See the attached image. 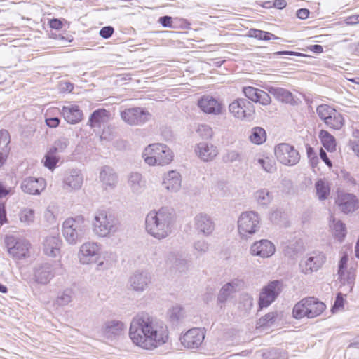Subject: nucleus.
<instances>
[{
	"instance_id": "obj_55",
	"label": "nucleus",
	"mask_w": 359,
	"mask_h": 359,
	"mask_svg": "<svg viewBox=\"0 0 359 359\" xmlns=\"http://www.w3.org/2000/svg\"><path fill=\"white\" fill-rule=\"evenodd\" d=\"M196 132L198 135H212V128L207 124H198L196 128Z\"/></svg>"
},
{
	"instance_id": "obj_38",
	"label": "nucleus",
	"mask_w": 359,
	"mask_h": 359,
	"mask_svg": "<svg viewBox=\"0 0 359 359\" xmlns=\"http://www.w3.org/2000/svg\"><path fill=\"white\" fill-rule=\"evenodd\" d=\"M316 195L320 201H324L330 195V188L325 180L320 179L315 183Z\"/></svg>"
},
{
	"instance_id": "obj_3",
	"label": "nucleus",
	"mask_w": 359,
	"mask_h": 359,
	"mask_svg": "<svg viewBox=\"0 0 359 359\" xmlns=\"http://www.w3.org/2000/svg\"><path fill=\"white\" fill-rule=\"evenodd\" d=\"M92 231L98 238H110L119 228L118 220L105 210L94 212L91 223Z\"/></svg>"
},
{
	"instance_id": "obj_56",
	"label": "nucleus",
	"mask_w": 359,
	"mask_h": 359,
	"mask_svg": "<svg viewBox=\"0 0 359 359\" xmlns=\"http://www.w3.org/2000/svg\"><path fill=\"white\" fill-rule=\"evenodd\" d=\"M175 265L180 271H184L188 268V262L184 259L177 258L175 260Z\"/></svg>"
},
{
	"instance_id": "obj_33",
	"label": "nucleus",
	"mask_w": 359,
	"mask_h": 359,
	"mask_svg": "<svg viewBox=\"0 0 359 359\" xmlns=\"http://www.w3.org/2000/svg\"><path fill=\"white\" fill-rule=\"evenodd\" d=\"M126 329V325L119 320L108 321L104 324L102 330L107 338H111L120 335Z\"/></svg>"
},
{
	"instance_id": "obj_46",
	"label": "nucleus",
	"mask_w": 359,
	"mask_h": 359,
	"mask_svg": "<svg viewBox=\"0 0 359 359\" xmlns=\"http://www.w3.org/2000/svg\"><path fill=\"white\" fill-rule=\"evenodd\" d=\"M60 157L57 154L49 149L44 157V166L50 170H53L58 163Z\"/></svg>"
},
{
	"instance_id": "obj_15",
	"label": "nucleus",
	"mask_w": 359,
	"mask_h": 359,
	"mask_svg": "<svg viewBox=\"0 0 359 359\" xmlns=\"http://www.w3.org/2000/svg\"><path fill=\"white\" fill-rule=\"evenodd\" d=\"M121 118L129 125L142 124L149 121L151 114L140 107L126 109L121 113Z\"/></svg>"
},
{
	"instance_id": "obj_4",
	"label": "nucleus",
	"mask_w": 359,
	"mask_h": 359,
	"mask_svg": "<svg viewBox=\"0 0 359 359\" xmlns=\"http://www.w3.org/2000/svg\"><path fill=\"white\" fill-rule=\"evenodd\" d=\"M88 231V224L81 215L67 218L62 225V234L69 245L80 242Z\"/></svg>"
},
{
	"instance_id": "obj_64",
	"label": "nucleus",
	"mask_w": 359,
	"mask_h": 359,
	"mask_svg": "<svg viewBox=\"0 0 359 359\" xmlns=\"http://www.w3.org/2000/svg\"><path fill=\"white\" fill-rule=\"evenodd\" d=\"M349 147L351 150L359 157V141H351Z\"/></svg>"
},
{
	"instance_id": "obj_19",
	"label": "nucleus",
	"mask_w": 359,
	"mask_h": 359,
	"mask_svg": "<svg viewBox=\"0 0 359 359\" xmlns=\"http://www.w3.org/2000/svg\"><path fill=\"white\" fill-rule=\"evenodd\" d=\"M276 252L274 244L267 239L255 241L250 248V253L252 256L262 258L271 257Z\"/></svg>"
},
{
	"instance_id": "obj_32",
	"label": "nucleus",
	"mask_w": 359,
	"mask_h": 359,
	"mask_svg": "<svg viewBox=\"0 0 359 359\" xmlns=\"http://www.w3.org/2000/svg\"><path fill=\"white\" fill-rule=\"evenodd\" d=\"M61 114L64 118L72 124L79 122L83 116V112L80 110L79 106L71 104L64 106L62 109Z\"/></svg>"
},
{
	"instance_id": "obj_44",
	"label": "nucleus",
	"mask_w": 359,
	"mask_h": 359,
	"mask_svg": "<svg viewBox=\"0 0 359 359\" xmlns=\"http://www.w3.org/2000/svg\"><path fill=\"white\" fill-rule=\"evenodd\" d=\"M236 285L233 283L225 284L220 290L217 301L219 303H224L228 297L235 291Z\"/></svg>"
},
{
	"instance_id": "obj_51",
	"label": "nucleus",
	"mask_w": 359,
	"mask_h": 359,
	"mask_svg": "<svg viewBox=\"0 0 359 359\" xmlns=\"http://www.w3.org/2000/svg\"><path fill=\"white\" fill-rule=\"evenodd\" d=\"M68 145L67 140L65 137H60L55 141L50 149L56 154L63 151Z\"/></svg>"
},
{
	"instance_id": "obj_29",
	"label": "nucleus",
	"mask_w": 359,
	"mask_h": 359,
	"mask_svg": "<svg viewBox=\"0 0 359 359\" xmlns=\"http://www.w3.org/2000/svg\"><path fill=\"white\" fill-rule=\"evenodd\" d=\"M62 244L59 236H47L43 241V252L47 256L56 257L60 254Z\"/></svg>"
},
{
	"instance_id": "obj_48",
	"label": "nucleus",
	"mask_w": 359,
	"mask_h": 359,
	"mask_svg": "<svg viewBox=\"0 0 359 359\" xmlns=\"http://www.w3.org/2000/svg\"><path fill=\"white\" fill-rule=\"evenodd\" d=\"M277 317L278 313L276 312H270L258 320L257 325L259 327H269L276 322Z\"/></svg>"
},
{
	"instance_id": "obj_43",
	"label": "nucleus",
	"mask_w": 359,
	"mask_h": 359,
	"mask_svg": "<svg viewBox=\"0 0 359 359\" xmlns=\"http://www.w3.org/2000/svg\"><path fill=\"white\" fill-rule=\"evenodd\" d=\"M35 219V213L33 209L29 208H23L19 212L20 221L25 225H30L34 223Z\"/></svg>"
},
{
	"instance_id": "obj_13",
	"label": "nucleus",
	"mask_w": 359,
	"mask_h": 359,
	"mask_svg": "<svg viewBox=\"0 0 359 359\" xmlns=\"http://www.w3.org/2000/svg\"><path fill=\"white\" fill-rule=\"evenodd\" d=\"M283 287L280 280H273L264 287L259 294V305L261 309L269 306L280 294Z\"/></svg>"
},
{
	"instance_id": "obj_58",
	"label": "nucleus",
	"mask_w": 359,
	"mask_h": 359,
	"mask_svg": "<svg viewBox=\"0 0 359 359\" xmlns=\"http://www.w3.org/2000/svg\"><path fill=\"white\" fill-rule=\"evenodd\" d=\"M158 22L161 24L163 27H172V18L170 16H163L159 18Z\"/></svg>"
},
{
	"instance_id": "obj_41",
	"label": "nucleus",
	"mask_w": 359,
	"mask_h": 359,
	"mask_svg": "<svg viewBox=\"0 0 359 359\" xmlns=\"http://www.w3.org/2000/svg\"><path fill=\"white\" fill-rule=\"evenodd\" d=\"M74 292L72 289L67 288L58 293L55 304L59 306H65L72 302Z\"/></svg>"
},
{
	"instance_id": "obj_6",
	"label": "nucleus",
	"mask_w": 359,
	"mask_h": 359,
	"mask_svg": "<svg viewBox=\"0 0 359 359\" xmlns=\"http://www.w3.org/2000/svg\"><path fill=\"white\" fill-rule=\"evenodd\" d=\"M238 232L242 239L247 240L257 233L261 228V219L255 211L241 214L237 222Z\"/></svg>"
},
{
	"instance_id": "obj_35",
	"label": "nucleus",
	"mask_w": 359,
	"mask_h": 359,
	"mask_svg": "<svg viewBox=\"0 0 359 359\" xmlns=\"http://www.w3.org/2000/svg\"><path fill=\"white\" fill-rule=\"evenodd\" d=\"M339 279L344 285L350 286V291L352 290L356 277V270L354 267H350L348 269H341L338 271Z\"/></svg>"
},
{
	"instance_id": "obj_39",
	"label": "nucleus",
	"mask_w": 359,
	"mask_h": 359,
	"mask_svg": "<svg viewBox=\"0 0 359 359\" xmlns=\"http://www.w3.org/2000/svg\"><path fill=\"white\" fill-rule=\"evenodd\" d=\"M254 163L268 173H273L277 170L276 162L269 157L255 158Z\"/></svg>"
},
{
	"instance_id": "obj_50",
	"label": "nucleus",
	"mask_w": 359,
	"mask_h": 359,
	"mask_svg": "<svg viewBox=\"0 0 359 359\" xmlns=\"http://www.w3.org/2000/svg\"><path fill=\"white\" fill-rule=\"evenodd\" d=\"M323 147L328 151H334L336 149V140L334 136H320Z\"/></svg>"
},
{
	"instance_id": "obj_17",
	"label": "nucleus",
	"mask_w": 359,
	"mask_h": 359,
	"mask_svg": "<svg viewBox=\"0 0 359 359\" xmlns=\"http://www.w3.org/2000/svg\"><path fill=\"white\" fill-rule=\"evenodd\" d=\"M205 339V331L202 328L195 327L189 330L181 337L182 344L188 348H198Z\"/></svg>"
},
{
	"instance_id": "obj_10",
	"label": "nucleus",
	"mask_w": 359,
	"mask_h": 359,
	"mask_svg": "<svg viewBox=\"0 0 359 359\" xmlns=\"http://www.w3.org/2000/svg\"><path fill=\"white\" fill-rule=\"evenodd\" d=\"M8 252L15 259H21L29 257V243L26 239L15 238L13 236L6 237Z\"/></svg>"
},
{
	"instance_id": "obj_63",
	"label": "nucleus",
	"mask_w": 359,
	"mask_h": 359,
	"mask_svg": "<svg viewBox=\"0 0 359 359\" xmlns=\"http://www.w3.org/2000/svg\"><path fill=\"white\" fill-rule=\"evenodd\" d=\"M111 266V264L107 260V261H101L100 262L97 263V264L96 265V271H103V270H107V269H109Z\"/></svg>"
},
{
	"instance_id": "obj_53",
	"label": "nucleus",
	"mask_w": 359,
	"mask_h": 359,
	"mask_svg": "<svg viewBox=\"0 0 359 359\" xmlns=\"http://www.w3.org/2000/svg\"><path fill=\"white\" fill-rule=\"evenodd\" d=\"M240 160V155L236 151H228L223 156V161L225 163H233Z\"/></svg>"
},
{
	"instance_id": "obj_20",
	"label": "nucleus",
	"mask_w": 359,
	"mask_h": 359,
	"mask_svg": "<svg viewBox=\"0 0 359 359\" xmlns=\"http://www.w3.org/2000/svg\"><path fill=\"white\" fill-rule=\"evenodd\" d=\"M83 183V176L78 169H71L66 171L63 178L64 188L69 191L79 190Z\"/></svg>"
},
{
	"instance_id": "obj_27",
	"label": "nucleus",
	"mask_w": 359,
	"mask_h": 359,
	"mask_svg": "<svg viewBox=\"0 0 359 359\" xmlns=\"http://www.w3.org/2000/svg\"><path fill=\"white\" fill-rule=\"evenodd\" d=\"M46 186L43 178L27 177L21 183L22 191L28 194L38 195Z\"/></svg>"
},
{
	"instance_id": "obj_60",
	"label": "nucleus",
	"mask_w": 359,
	"mask_h": 359,
	"mask_svg": "<svg viewBox=\"0 0 359 359\" xmlns=\"http://www.w3.org/2000/svg\"><path fill=\"white\" fill-rule=\"evenodd\" d=\"M250 141L257 145L263 144L266 140V136H249Z\"/></svg>"
},
{
	"instance_id": "obj_14",
	"label": "nucleus",
	"mask_w": 359,
	"mask_h": 359,
	"mask_svg": "<svg viewBox=\"0 0 359 359\" xmlns=\"http://www.w3.org/2000/svg\"><path fill=\"white\" fill-rule=\"evenodd\" d=\"M151 283V275L146 270L135 271L128 279L129 288L133 291L142 292Z\"/></svg>"
},
{
	"instance_id": "obj_8",
	"label": "nucleus",
	"mask_w": 359,
	"mask_h": 359,
	"mask_svg": "<svg viewBox=\"0 0 359 359\" xmlns=\"http://www.w3.org/2000/svg\"><path fill=\"white\" fill-rule=\"evenodd\" d=\"M102 245L95 241H87L79 248L78 258L79 262L83 265L96 263L100 257Z\"/></svg>"
},
{
	"instance_id": "obj_45",
	"label": "nucleus",
	"mask_w": 359,
	"mask_h": 359,
	"mask_svg": "<svg viewBox=\"0 0 359 359\" xmlns=\"http://www.w3.org/2000/svg\"><path fill=\"white\" fill-rule=\"evenodd\" d=\"M248 36L259 40L269 41L271 39H278L271 32L262 31L260 29H250L248 32Z\"/></svg>"
},
{
	"instance_id": "obj_26",
	"label": "nucleus",
	"mask_w": 359,
	"mask_h": 359,
	"mask_svg": "<svg viewBox=\"0 0 359 359\" xmlns=\"http://www.w3.org/2000/svg\"><path fill=\"white\" fill-rule=\"evenodd\" d=\"M194 227L204 236H210L215 230V223L210 216L199 213L194 217Z\"/></svg>"
},
{
	"instance_id": "obj_40",
	"label": "nucleus",
	"mask_w": 359,
	"mask_h": 359,
	"mask_svg": "<svg viewBox=\"0 0 359 359\" xmlns=\"http://www.w3.org/2000/svg\"><path fill=\"white\" fill-rule=\"evenodd\" d=\"M167 316L169 320L175 324L178 323L184 318L185 313L181 306L175 305L168 309Z\"/></svg>"
},
{
	"instance_id": "obj_1",
	"label": "nucleus",
	"mask_w": 359,
	"mask_h": 359,
	"mask_svg": "<svg viewBox=\"0 0 359 359\" xmlns=\"http://www.w3.org/2000/svg\"><path fill=\"white\" fill-rule=\"evenodd\" d=\"M129 336L135 345L146 350H154L168 341L169 331L163 321L147 313H141L133 318Z\"/></svg>"
},
{
	"instance_id": "obj_52",
	"label": "nucleus",
	"mask_w": 359,
	"mask_h": 359,
	"mask_svg": "<svg viewBox=\"0 0 359 359\" xmlns=\"http://www.w3.org/2000/svg\"><path fill=\"white\" fill-rule=\"evenodd\" d=\"M11 136H0V152L8 155L9 152L8 144L11 142Z\"/></svg>"
},
{
	"instance_id": "obj_31",
	"label": "nucleus",
	"mask_w": 359,
	"mask_h": 359,
	"mask_svg": "<svg viewBox=\"0 0 359 359\" xmlns=\"http://www.w3.org/2000/svg\"><path fill=\"white\" fill-rule=\"evenodd\" d=\"M329 228L332 236L339 241H342L346 233V224L340 219L331 215L329 217Z\"/></svg>"
},
{
	"instance_id": "obj_22",
	"label": "nucleus",
	"mask_w": 359,
	"mask_h": 359,
	"mask_svg": "<svg viewBox=\"0 0 359 359\" xmlns=\"http://www.w3.org/2000/svg\"><path fill=\"white\" fill-rule=\"evenodd\" d=\"M195 152L198 157L204 162L213 161L219 153L217 147L209 142H201L197 144Z\"/></svg>"
},
{
	"instance_id": "obj_62",
	"label": "nucleus",
	"mask_w": 359,
	"mask_h": 359,
	"mask_svg": "<svg viewBox=\"0 0 359 359\" xmlns=\"http://www.w3.org/2000/svg\"><path fill=\"white\" fill-rule=\"evenodd\" d=\"M344 22L347 25H355L359 24L358 15H353L346 18Z\"/></svg>"
},
{
	"instance_id": "obj_61",
	"label": "nucleus",
	"mask_w": 359,
	"mask_h": 359,
	"mask_svg": "<svg viewBox=\"0 0 359 359\" xmlns=\"http://www.w3.org/2000/svg\"><path fill=\"white\" fill-rule=\"evenodd\" d=\"M348 260V254L344 252L343 256L341 257L339 262V269L338 271H340L341 269H346L347 262Z\"/></svg>"
},
{
	"instance_id": "obj_21",
	"label": "nucleus",
	"mask_w": 359,
	"mask_h": 359,
	"mask_svg": "<svg viewBox=\"0 0 359 359\" xmlns=\"http://www.w3.org/2000/svg\"><path fill=\"white\" fill-rule=\"evenodd\" d=\"M162 185L169 193H177L182 187V176L176 170H170L163 176Z\"/></svg>"
},
{
	"instance_id": "obj_5",
	"label": "nucleus",
	"mask_w": 359,
	"mask_h": 359,
	"mask_svg": "<svg viewBox=\"0 0 359 359\" xmlns=\"http://www.w3.org/2000/svg\"><path fill=\"white\" fill-rule=\"evenodd\" d=\"M173 152L165 144L155 143L148 145L144 149L142 157L149 166H163L173 160Z\"/></svg>"
},
{
	"instance_id": "obj_12",
	"label": "nucleus",
	"mask_w": 359,
	"mask_h": 359,
	"mask_svg": "<svg viewBox=\"0 0 359 359\" xmlns=\"http://www.w3.org/2000/svg\"><path fill=\"white\" fill-rule=\"evenodd\" d=\"M111 118L110 111L105 109H98L95 110L90 115L87 125L89 126L95 133H100L102 134L108 132L112 133V130L107 131L105 128L109 121Z\"/></svg>"
},
{
	"instance_id": "obj_28",
	"label": "nucleus",
	"mask_w": 359,
	"mask_h": 359,
	"mask_svg": "<svg viewBox=\"0 0 359 359\" xmlns=\"http://www.w3.org/2000/svg\"><path fill=\"white\" fill-rule=\"evenodd\" d=\"M265 89L269 93L271 94L278 101L284 104L295 106L298 104L297 100L295 99L293 94L288 90L275 86H266Z\"/></svg>"
},
{
	"instance_id": "obj_24",
	"label": "nucleus",
	"mask_w": 359,
	"mask_h": 359,
	"mask_svg": "<svg viewBox=\"0 0 359 359\" xmlns=\"http://www.w3.org/2000/svg\"><path fill=\"white\" fill-rule=\"evenodd\" d=\"M199 108L208 114L219 115L222 113V104L210 95H204L198 102Z\"/></svg>"
},
{
	"instance_id": "obj_54",
	"label": "nucleus",
	"mask_w": 359,
	"mask_h": 359,
	"mask_svg": "<svg viewBox=\"0 0 359 359\" xmlns=\"http://www.w3.org/2000/svg\"><path fill=\"white\" fill-rule=\"evenodd\" d=\"M344 299L342 297V294L341 293H339L336 297L334 304L332 308V311L334 313L341 309L344 307Z\"/></svg>"
},
{
	"instance_id": "obj_49",
	"label": "nucleus",
	"mask_w": 359,
	"mask_h": 359,
	"mask_svg": "<svg viewBox=\"0 0 359 359\" xmlns=\"http://www.w3.org/2000/svg\"><path fill=\"white\" fill-rule=\"evenodd\" d=\"M335 109L327 104L319 105L316 109L318 116L325 122Z\"/></svg>"
},
{
	"instance_id": "obj_59",
	"label": "nucleus",
	"mask_w": 359,
	"mask_h": 359,
	"mask_svg": "<svg viewBox=\"0 0 359 359\" xmlns=\"http://www.w3.org/2000/svg\"><path fill=\"white\" fill-rule=\"evenodd\" d=\"M44 217L46 219V221L50 224H53L55 222V216L53 212L50 209V208H48L45 211Z\"/></svg>"
},
{
	"instance_id": "obj_57",
	"label": "nucleus",
	"mask_w": 359,
	"mask_h": 359,
	"mask_svg": "<svg viewBox=\"0 0 359 359\" xmlns=\"http://www.w3.org/2000/svg\"><path fill=\"white\" fill-rule=\"evenodd\" d=\"M114 29L111 26L102 27L100 31V35L104 39L109 38L114 33Z\"/></svg>"
},
{
	"instance_id": "obj_36",
	"label": "nucleus",
	"mask_w": 359,
	"mask_h": 359,
	"mask_svg": "<svg viewBox=\"0 0 359 359\" xmlns=\"http://www.w3.org/2000/svg\"><path fill=\"white\" fill-rule=\"evenodd\" d=\"M309 318L320 316L326 309L325 304L314 297H309Z\"/></svg>"
},
{
	"instance_id": "obj_2",
	"label": "nucleus",
	"mask_w": 359,
	"mask_h": 359,
	"mask_svg": "<svg viewBox=\"0 0 359 359\" xmlns=\"http://www.w3.org/2000/svg\"><path fill=\"white\" fill-rule=\"evenodd\" d=\"M175 222V217L172 210L163 207L158 210H151L147 215L145 229L152 237L163 240L172 233Z\"/></svg>"
},
{
	"instance_id": "obj_25",
	"label": "nucleus",
	"mask_w": 359,
	"mask_h": 359,
	"mask_svg": "<svg viewBox=\"0 0 359 359\" xmlns=\"http://www.w3.org/2000/svg\"><path fill=\"white\" fill-rule=\"evenodd\" d=\"M243 92L245 97L255 103L266 106L271 102V98L268 91L266 92L255 87L247 86L243 88Z\"/></svg>"
},
{
	"instance_id": "obj_7",
	"label": "nucleus",
	"mask_w": 359,
	"mask_h": 359,
	"mask_svg": "<svg viewBox=\"0 0 359 359\" xmlns=\"http://www.w3.org/2000/svg\"><path fill=\"white\" fill-rule=\"evenodd\" d=\"M274 154L277 160L284 165L293 166L300 161V154L292 145L280 143L274 148Z\"/></svg>"
},
{
	"instance_id": "obj_37",
	"label": "nucleus",
	"mask_w": 359,
	"mask_h": 359,
	"mask_svg": "<svg viewBox=\"0 0 359 359\" xmlns=\"http://www.w3.org/2000/svg\"><path fill=\"white\" fill-rule=\"evenodd\" d=\"M309 297L304 298L297 303L292 310V314L294 318L301 319L304 317L309 318Z\"/></svg>"
},
{
	"instance_id": "obj_16",
	"label": "nucleus",
	"mask_w": 359,
	"mask_h": 359,
	"mask_svg": "<svg viewBox=\"0 0 359 359\" xmlns=\"http://www.w3.org/2000/svg\"><path fill=\"white\" fill-rule=\"evenodd\" d=\"M335 203L344 214L353 212L359 208V201L353 194L339 193Z\"/></svg>"
},
{
	"instance_id": "obj_47",
	"label": "nucleus",
	"mask_w": 359,
	"mask_h": 359,
	"mask_svg": "<svg viewBox=\"0 0 359 359\" xmlns=\"http://www.w3.org/2000/svg\"><path fill=\"white\" fill-rule=\"evenodd\" d=\"M193 247L194 254L197 256H201L208 252L210 245L206 241L200 239L194 243Z\"/></svg>"
},
{
	"instance_id": "obj_11",
	"label": "nucleus",
	"mask_w": 359,
	"mask_h": 359,
	"mask_svg": "<svg viewBox=\"0 0 359 359\" xmlns=\"http://www.w3.org/2000/svg\"><path fill=\"white\" fill-rule=\"evenodd\" d=\"M229 111L235 118L240 120L251 119L254 114V106L244 98L233 101L229 106Z\"/></svg>"
},
{
	"instance_id": "obj_42",
	"label": "nucleus",
	"mask_w": 359,
	"mask_h": 359,
	"mask_svg": "<svg viewBox=\"0 0 359 359\" xmlns=\"http://www.w3.org/2000/svg\"><path fill=\"white\" fill-rule=\"evenodd\" d=\"M325 123L329 128L339 130L344 125V118L339 112L334 110Z\"/></svg>"
},
{
	"instance_id": "obj_18",
	"label": "nucleus",
	"mask_w": 359,
	"mask_h": 359,
	"mask_svg": "<svg viewBox=\"0 0 359 359\" xmlns=\"http://www.w3.org/2000/svg\"><path fill=\"white\" fill-rule=\"evenodd\" d=\"M34 280L40 285H47L55 275V269L51 264L43 263L34 268Z\"/></svg>"
},
{
	"instance_id": "obj_23",
	"label": "nucleus",
	"mask_w": 359,
	"mask_h": 359,
	"mask_svg": "<svg viewBox=\"0 0 359 359\" xmlns=\"http://www.w3.org/2000/svg\"><path fill=\"white\" fill-rule=\"evenodd\" d=\"M127 184L130 192L135 196L142 194L147 187L146 180L138 172H132L127 177Z\"/></svg>"
},
{
	"instance_id": "obj_30",
	"label": "nucleus",
	"mask_w": 359,
	"mask_h": 359,
	"mask_svg": "<svg viewBox=\"0 0 359 359\" xmlns=\"http://www.w3.org/2000/svg\"><path fill=\"white\" fill-rule=\"evenodd\" d=\"M100 180L104 189L111 190L116 186L118 177L111 168L104 166L100 172Z\"/></svg>"
},
{
	"instance_id": "obj_34",
	"label": "nucleus",
	"mask_w": 359,
	"mask_h": 359,
	"mask_svg": "<svg viewBox=\"0 0 359 359\" xmlns=\"http://www.w3.org/2000/svg\"><path fill=\"white\" fill-rule=\"evenodd\" d=\"M257 203L263 208H266L273 199V194L267 189H258L254 194Z\"/></svg>"
},
{
	"instance_id": "obj_9",
	"label": "nucleus",
	"mask_w": 359,
	"mask_h": 359,
	"mask_svg": "<svg viewBox=\"0 0 359 359\" xmlns=\"http://www.w3.org/2000/svg\"><path fill=\"white\" fill-rule=\"evenodd\" d=\"M326 262V255L320 251H313L307 254L300 262L299 268L304 274L318 271Z\"/></svg>"
}]
</instances>
